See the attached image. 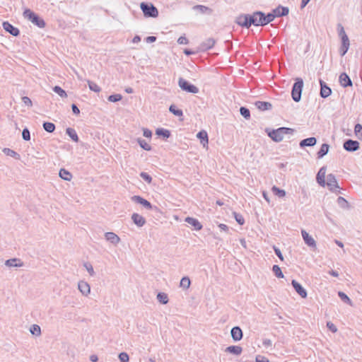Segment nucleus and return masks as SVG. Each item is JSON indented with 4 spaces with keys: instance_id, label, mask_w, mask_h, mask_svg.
<instances>
[{
    "instance_id": "nucleus-1",
    "label": "nucleus",
    "mask_w": 362,
    "mask_h": 362,
    "mask_svg": "<svg viewBox=\"0 0 362 362\" xmlns=\"http://www.w3.org/2000/svg\"><path fill=\"white\" fill-rule=\"evenodd\" d=\"M293 129L287 127H280L268 133L269 136L276 142H280L284 139L285 134L293 133Z\"/></svg>"
},
{
    "instance_id": "nucleus-2",
    "label": "nucleus",
    "mask_w": 362,
    "mask_h": 362,
    "mask_svg": "<svg viewBox=\"0 0 362 362\" xmlns=\"http://www.w3.org/2000/svg\"><path fill=\"white\" fill-rule=\"evenodd\" d=\"M303 87V81L300 78H297L293 86L291 96L295 102H299L301 99V93Z\"/></svg>"
},
{
    "instance_id": "nucleus-3",
    "label": "nucleus",
    "mask_w": 362,
    "mask_h": 362,
    "mask_svg": "<svg viewBox=\"0 0 362 362\" xmlns=\"http://www.w3.org/2000/svg\"><path fill=\"white\" fill-rule=\"evenodd\" d=\"M23 16L25 18L30 21L33 24L37 27L42 28L45 26L44 20L40 18L34 12L30 9H25L23 12Z\"/></svg>"
},
{
    "instance_id": "nucleus-4",
    "label": "nucleus",
    "mask_w": 362,
    "mask_h": 362,
    "mask_svg": "<svg viewBox=\"0 0 362 362\" xmlns=\"http://www.w3.org/2000/svg\"><path fill=\"white\" fill-rule=\"evenodd\" d=\"M325 185L327 186L328 189L331 192L337 194L340 193V187L338 185V182L334 175L330 173L327 175Z\"/></svg>"
},
{
    "instance_id": "nucleus-5",
    "label": "nucleus",
    "mask_w": 362,
    "mask_h": 362,
    "mask_svg": "<svg viewBox=\"0 0 362 362\" xmlns=\"http://www.w3.org/2000/svg\"><path fill=\"white\" fill-rule=\"evenodd\" d=\"M141 9L144 15L146 17L156 18L158 15L157 8L151 4L142 2L140 5Z\"/></svg>"
},
{
    "instance_id": "nucleus-6",
    "label": "nucleus",
    "mask_w": 362,
    "mask_h": 362,
    "mask_svg": "<svg viewBox=\"0 0 362 362\" xmlns=\"http://www.w3.org/2000/svg\"><path fill=\"white\" fill-rule=\"evenodd\" d=\"M179 87L184 91L191 93H199V88L189 83L187 81L182 78H180L178 81Z\"/></svg>"
},
{
    "instance_id": "nucleus-7",
    "label": "nucleus",
    "mask_w": 362,
    "mask_h": 362,
    "mask_svg": "<svg viewBox=\"0 0 362 362\" xmlns=\"http://www.w3.org/2000/svg\"><path fill=\"white\" fill-rule=\"evenodd\" d=\"M263 12L256 11L250 15V24L255 26L264 25L263 24Z\"/></svg>"
},
{
    "instance_id": "nucleus-8",
    "label": "nucleus",
    "mask_w": 362,
    "mask_h": 362,
    "mask_svg": "<svg viewBox=\"0 0 362 362\" xmlns=\"http://www.w3.org/2000/svg\"><path fill=\"white\" fill-rule=\"evenodd\" d=\"M236 23L245 28H250L251 26L250 24V14H242L237 17Z\"/></svg>"
},
{
    "instance_id": "nucleus-9",
    "label": "nucleus",
    "mask_w": 362,
    "mask_h": 362,
    "mask_svg": "<svg viewBox=\"0 0 362 362\" xmlns=\"http://www.w3.org/2000/svg\"><path fill=\"white\" fill-rule=\"evenodd\" d=\"M131 199L134 202L141 205L146 209L150 210L153 208L151 204L148 200L140 196L134 195Z\"/></svg>"
},
{
    "instance_id": "nucleus-10",
    "label": "nucleus",
    "mask_w": 362,
    "mask_h": 362,
    "mask_svg": "<svg viewBox=\"0 0 362 362\" xmlns=\"http://www.w3.org/2000/svg\"><path fill=\"white\" fill-rule=\"evenodd\" d=\"M344 149L349 152H354L359 148V143L352 139L346 140L343 145Z\"/></svg>"
},
{
    "instance_id": "nucleus-11",
    "label": "nucleus",
    "mask_w": 362,
    "mask_h": 362,
    "mask_svg": "<svg viewBox=\"0 0 362 362\" xmlns=\"http://www.w3.org/2000/svg\"><path fill=\"white\" fill-rule=\"evenodd\" d=\"M78 289L83 296H88L90 293V286L85 281H79L78 283Z\"/></svg>"
},
{
    "instance_id": "nucleus-12",
    "label": "nucleus",
    "mask_w": 362,
    "mask_h": 362,
    "mask_svg": "<svg viewBox=\"0 0 362 362\" xmlns=\"http://www.w3.org/2000/svg\"><path fill=\"white\" fill-rule=\"evenodd\" d=\"M291 284L293 286L295 291L301 298H305L307 297L306 290L298 281L296 280H292Z\"/></svg>"
},
{
    "instance_id": "nucleus-13",
    "label": "nucleus",
    "mask_w": 362,
    "mask_h": 362,
    "mask_svg": "<svg viewBox=\"0 0 362 362\" xmlns=\"http://www.w3.org/2000/svg\"><path fill=\"white\" fill-rule=\"evenodd\" d=\"M105 238L107 241L117 245L120 242V238L113 232H107L105 233Z\"/></svg>"
},
{
    "instance_id": "nucleus-14",
    "label": "nucleus",
    "mask_w": 362,
    "mask_h": 362,
    "mask_svg": "<svg viewBox=\"0 0 362 362\" xmlns=\"http://www.w3.org/2000/svg\"><path fill=\"white\" fill-rule=\"evenodd\" d=\"M2 26L6 32L9 33L13 36H18L20 33V31L17 28L14 27L7 21L4 22Z\"/></svg>"
},
{
    "instance_id": "nucleus-15",
    "label": "nucleus",
    "mask_w": 362,
    "mask_h": 362,
    "mask_svg": "<svg viewBox=\"0 0 362 362\" xmlns=\"http://www.w3.org/2000/svg\"><path fill=\"white\" fill-rule=\"evenodd\" d=\"M301 235L305 244L311 247H316V242L305 230H301Z\"/></svg>"
},
{
    "instance_id": "nucleus-16",
    "label": "nucleus",
    "mask_w": 362,
    "mask_h": 362,
    "mask_svg": "<svg viewBox=\"0 0 362 362\" xmlns=\"http://www.w3.org/2000/svg\"><path fill=\"white\" fill-rule=\"evenodd\" d=\"M215 44V40L214 38H208L205 40L199 46V50L202 52H205L214 47Z\"/></svg>"
},
{
    "instance_id": "nucleus-17",
    "label": "nucleus",
    "mask_w": 362,
    "mask_h": 362,
    "mask_svg": "<svg viewBox=\"0 0 362 362\" xmlns=\"http://www.w3.org/2000/svg\"><path fill=\"white\" fill-rule=\"evenodd\" d=\"M132 220L138 227H142L146 224V219L140 214L134 213L132 215Z\"/></svg>"
},
{
    "instance_id": "nucleus-18",
    "label": "nucleus",
    "mask_w": 362,
    "mask_h": 362,
    "mask_svg": "<svg viewBox=\"0 0 362 362\" xmlns=\"http://www.w3.org/2000/svg\"><path fill=\"white\" fill-rule=\"evenodd\" d=\"M325 174H326V168L322 167L318 171L316 177V180L317 183L322 186H325Z\"/></svg>"
},
{
    "instance_id": "nucleus-19",
    "label": "nucleus",
    "mask_w": 362,
    "mask_h": 362,
    "mask_svg": "<svg viewBox=\"0 0 362 362\" xmlns=\"http://www.w3.org/2000/svg\"><path fill=\"white\" fill-rule=\"evenodd\" d=\"M339 83L341 86L347 87L352 86V81L346 73H341L339 78Z\"/></svg>"
},
{
    "instance_id": "nucleus-20",
    "label": "nucleus",
    "mask_w": 362,
    "mask_h": 362,
    "mask_svg": "<svg viewBox=\"0 0 362 362\" xmlns=\"http://www.w3.org/2000/svg\"><path fill=\"white\" fill-rule=\"evenodd\" d=\"M230 334L233 339L235 341H240L243 338V331L239 327H233Z\"/></svg>"
},
{
    "instance_id": "nucleus-21",
    "label": "nucleus",
    "mask_w": 362,
    "mask_h": 362,
    "mask_svg": "<svg viewBox=\"0 0 362 362\" xmlns=\"http://www.w3.org/2000/svg\"><path fill=\"white\" fill-rule=\"evenodd\" d=\"M320 86H321V89H320L321 97L324 98H327L332 93L331 88L329 87H328L326 85V83L322 81H320Z\"/></svg>"
},
{
    "instance_id": "nucleus-22",
    "label": "nucleus",
    "mask_w": 362,
    "mask_h": 362,
    "mask_svg": "<svg viewBox=\"0 0 362 362\" xmlns=\"http://www.w3.org/2000/svg\"><path fill=\"white\" fill-rule=\"evenodd\" d=\"M185 221L194 227L196 230H200L202 228V225L201 223L194 218L187 217Z\"/></svg>"
},
{
    "instance_id": "nucleus-23",
    "label": "nucleus",
    "mask_w": 362,
    "mask_h": 362,
    "mask_svg": "<svg viewBox=\"0 0 362 362\" xmlns=\"http://www.w3.org/2000/svg\"><path fill=\"white\" fill-rule=\"evenodd\" d=\"M5 265L8 267H21L23 263L19 259L13 258L6 260Z\"/></svg>"
},
{
    "instance_id": "nucleus-24",
    "label": "nucleus",
    "mask_w": 362,
    "mask_h": 362,
    "mask_svg": "<svg viewBox=\"0 0 362 362\" xmlns=\"http://www.w3.org/2000/svg\"><path fill=\"white\" fill-rule=\"evenodd\" d=\"M255 105L261 111L269 110L272 107V105L270 103L264 101H257L255 102Z\"/></svg>"
},
{
    "instance_id": "nucleus-25",
    "label": "nucleus",
    "mask_w": 362,
    "mask_h": 362,
    "mask_svg": "<svg viewBox=\"0 0 362 362\" xmlns=\"http://www.w3.org/2000/svg\"><path fill=\"white\" fill-rule=\"evenodd\" d=\"M350 45L349 39V37H344V40H341V46L340 47L339 52L341 56H344L346 54L347 51L349 50Z\"/></svg>"
},
{
    "instance_id": "nucleus-26",
    "label": "nucleus",
    "mask_w": 362,
    "mask_h": 362,
    "mask_svg": "<svg viewBox=\"0 0 362 362\" xmlns=\"http://www.w3.org/2000/svg\"><path fill=\"white\" fill-rule=\"evenodd\" d=\"M317 139L315 137H310L305 139L302 140L300 142V146L301 148L305 147V146H313L316 144Z\"/></svg>"
},
{
    "instance_id": "nucleus-27",
    "label": "nucleus",
    "mask_w": 362,
    "mask_h": 362,
    "mask_svg": "<svg viewBox=\"0 0 362 362\" xmlns=\"http://www.w3.org/2000/svg\"><path fill=\"white\" fill-rule=\"evenodd\" d=\"M276 17H281L288 15L289 10L288 7L278 6L273 10Z\"/></svg>"
},
{
    "instance_id": "nucleus-28",
    "label": "nucleus",
    "mask_w": 362,
    "mask_h": 362,
    "mask_svg": "<svg viewBox=\"0 0 362 362\" xmlns=\"http://www.w3.org/2000/svg\"><path fill=\"white\" fill-rule=\"evenodd\" d=\"M197 136L200 139L201 144L203 145L204 147L206 146L209 142L208 140V134L206 131H200Z\"/></svg>"
},
{
    "instance_id": "nucleus-29",
    "label": "nucleus",
    "mask_w": 362,
    "mask_h": 362,
    "mask_svg": "<svg viewBox=\"0 0 362 362\" xmlns=\"http://www.w3.org/2000/svg\"><path fill=\"white\" fill-rule=\"evenodd\" d=\"M242 351V348L239 346H230L226 349V352L235 354L236 356L240 355Z\"/></svg>"
},
{
    "instance_id": "nucleus-30",
    "label": "nucleus",
    "mask_w": 362,
    "mask_h": 362,
    "mask_svg": "<svg viewBox=\"0 0 362 362\" xmlns=\"http://www.w3.org/2000/svg\"><path fill=\"white\" fill-rule=\"evenodd\" d=\"M275 17L276 16L275 13H274V11L272 13H268L267 15H265L263 13L262 20L264 25H267L268 23L273 21Z\"/></svg>"
},
{
    "instance_id": "nucleus-31",
    "label": "nucleus",
    "mask_w": 362,
    "mask_h": 362,
    "mask_svg": "<svg viewBox=\"0 0 362 362\" xmlns=\"http://www.w3.org/2000/svg\"><path fill=\"white\" fill-rule=\"evenodd\" d=\"M59 177L66 180V181H70L72 178L71 174L66 170L62 168L59 170Z\"/></svg>"
},
{
    "instance_id": "nucleus-32",
    "label": "nucleus",
    "mask_w": 362,
    "mask_h": 362,
    "mask_svg": "<svg viewBox=\"0 0 362 362\" xmlns=\"http://www.w3.org/2000/svg\"><path fill=\"white\" fill-rule=\"evenodd\" d=\"M329 149V146L327 144H323L321 146L320 151L317 152V157L319 158H322L324 156H325L328 153Z\"/></svg>"
},
{
    "instance_id": "nucleus-33",
    "label": "nucleus",
    "mask_w": 362,
    "mask_h": 362,
    "mask_svg": "<svg viewBox=\"0 0 362 362\" xmlns=\"http://www.w3.org/2000/svg\"><path fill=\"white\" fill-rule=\"evenodd\" d=\"M3 152L8 156L13 157L17 160L20 159V155L14 151L13 150L8 148H4L3 149Z\"/></svg>"
},
{
    "instance_id": "nucleus-34",
    "label": "nucleus",
    "mask_w": 362,
    "mask_h": 362,
    "mask_svg": "<svg viewBox=\"0 0 362 362\" xmlns=\"http://www.w3.org/2000/svg\"><path fill=\"white\" fill-rule=\"evenodd\" d=\"M66 133L71 137V139L74 141H75V142L78 141V136L75 129L69 127L66 129Z\"/></svg>"
},
{
    "instance_id": "nucleus-35",
    "label": "nucleus",
    "mask_w": 362,
    "mask_h": 362,
    "mask_svg": "<svg viewBox=\"0 0 362 362\" xmlns=\"http://www.w3.org/2000/svg\"><path fill=\"white\" fill-rule=\"evenodd\" d=\"M190 284L191 281L189 278L187 276H184L180 280V286L183 289H187L189 288Z\"/></svg>"
},
{
    "instance_id": "nucleus-36",
    "label": "nucleus",
    "mask_w": 362,
    "mask_h": 362,
    "mask_svg": "<svg viewBox=\"0 0 362 362\" xmlns=\"http://www.w3.org/2000/svg\"><path fill=\"white\" fill-rule=\"evenodd\" d=\"M157 299L162 304H167L169 300L168 295L163 292H160L158 293Z\"/></svg>"
},
{
    "instance_id": "nucleus-37",
    "label": "nucleus",
    "mask_w": 362,
    "mask_h": 362,
    "mask_svg": "<svg viewBox=\"0 0 362 362\" xmlns=\"http://www.w3.org/2000/svg\"><path fill=\"white\" fill-rule=\"evenodd\" d=\"M30 332L33 335L36 337L41 335V328L37 325H33L30 328Z\"/></svg>"
},
{
    "instance_id": "nucleus-38",
    "label": "nucleus",
    "mask_w": 362,
    "mask_h": 362,
    "mask_svg": "<svg viewBox=\"0 0 362 362\" xmlns=\"http://www.w3.org/2000/svg\"><path fill=\"white\" fill-rule=\"evenodd\" d=\"M156 134L158 136H162L164 138H169L170 136V132L168 129H165L163 128L157 129L156 131Z\"/></svg>"
},
{
    "instance_id": "nucleus-39",
    "label": "nucleus",
    "mask_w": 362,
    "mask_h": 362,
    "mask_svg": "<svg viewBox=\"0 0 362 362\" xmlns=\"http://www.w3.org/2000/svg\"><path fill=\"white\" fill-rule=\"evenodd\" d=\"M272 191L276 196H278L279 197H284L286 196V192L276 186L272 187Z\"/></svg>"
},
{
    "instance_id": "nucleus-40",
    "label": "nucleus",
    "mask_w": 362,
    "mask_h": 362,
    "mask_svg": "<svg viewBox=\"0 0 362 362\" xmlns=\"http://www.w3.org/2000/svg\"><path fill=\"white\" fill-rule=\"evenodd\" d=\"M337 202L338 205L342 209H348L349 206L348 202L342 197H339L337 198Z\"/></svg>"
},
{
    "instance_id": "nucleus-41",
    "label": "nucleus",
    "mask_w": 362,
    "mask_h": 362,
    "mask_svg": "<svg viewBox=\"0 0 362 362\" xmlns=\"http://www.w3.org/2000/svg\"><path fill=\"white\" fill-rule=\"evenodd\" d=\"M43 128L46 132L52 133L55 129V125L52 122H45L43 123Z\"/></svg>"
},
{
    "instance_id": "nucleus-42",
    "label": "nucleus",
    "mask_w": 362,
    "mask_h": 362,
    "mask_svg": "<svg viewBox=\"0 0 362 362\" xmlns=\"http://www.w3.org/2000/svg\"><path fill=\"white\" fill-rule=\"evenodd\" d=\"M139 146L146 151H151V146L144 140L141 138L137 139Z\"/></svg>"
},
{
    "instance_id": "nucleus-43",
    "label": "nucleus",
    "mask_w": 362,
    "mask_h": 362,
    "mask_svg": "<svg viewBox=\"0 0 362 362\" xmlns=\"http://www.w3.org/2000/svg\"><path fill=\"white\" fill-rule=\"evenodd\" d=\"M338 296L339 297L341 298V300L342 301H344V303H346L347 304L349 305H352V303H351V299L349 298V296L344 293V292L342 291H339L338 292Z\"/></svg>"
},
{
    "instance_id": "nucleus-44",
    "label": "nucleus",
    "mask_w": 362,
    "mask_h": 362,
    "mask_svg": "<svg viewBox=\"0 0 362 362\" xmlns=\"http://www.w3.org/2000/svg\"><path fill=\"white\" fill-rule=\"evenodd\" d=\"M53 90L57 93L61 98H66L67 94L64 90H63L61 87L56 86L53 88Z\"/></svg>"
},
{
    "instance_id": "nucleus-45",
    "label": "nucleus",
    "mask_w": 362,
    "mask_h": 362,
    "mask_svg": "<svg viewBox=\"0 0 362 362\" xmlns=\"http://www.w3.org/2000/svg\"><path fill=\"white\" fill-rule=\"evenodd\" d=\"M272 271L277 278H284V274L281 272V268L278 265H274L272 267Z\"/></svg>"
},
{
    "instance_id": "nucleus-46",
    "label": "nucleus",
    "mask_w": 362,
    "mask_h": 362,
    "mask_svg": "<svg viewBox=\"0 0 362 362\" xmlns=\"http://www.w3.org/2000/svg\"><path fill=\"white\" fill-rule=\"evenodd\" d=\"M87 82L90 90L94 91L95 93H99L101 90L100 88L95 83L90 81L89 80H88Z\"/></svg>"
},
{
    "instance_id": "nucleus-47",
    "label": "nucleus",
    "mask_w": 362,
    "mask_h": 362,
    "mask_svg": "<svg viewBox=\"0 0 362 362\" xmlns=\"http://www.w3.org/2000/svg\"><path fill=\"white\" fill-rule=\"evenodd\" d=\"M169 110L173 115L178 116V117H181L183 115L182 110L176 108V107L173 105L170 106Z\"/></svg>"
},
{
    "instance_id": "nucleus-48",
    "label": "nucleus",
    "mask_w": 362,
    "mask_h": 362,
    "mask_svg": "<svg viewBox=\"0 0 362 362\" xmlns=\"http://www.w3.org/2000/svg\"><path fill=\"white\" fill-rule=\"evenodd\" d=\"M240 113L244 118L247 119H250V110L245 107H241L240 108Z\"/></svg>"
},
{
    "instance_id": "nucleus-49",
    "label": "nucleus",
    "mask_w": 362,
    "mask_h": 362,
    "mask_svg": "<svg viewBox=\"0 0 362 362\" xmlns=\"http://www.w3.org/2000/svg\"><path fill=\"white\" fill-rule=\"evenodd\" d=\"M354 132L356 135L360 139H362V125L360 124H357L354 127Z\"/></svg>"
},
{
    "instance_id": "nucleus-50",
    "label": "nucleus",
    "mask_w": 362,
    "mask_h": 362,
    "mask_svg": "<svg viewBox=\"0 0 362 362\" xmlns=\"http://www.w3.org/2000/svg\"><path fill=\"white\" fill-rule=\"evenodd\" d=\"M122 96L120 94H113L108 97V100L112 103L118 102L121 100Z\"/></svg>"
},
{
    "instance_id": "nucleus-51",
    "label": "nucleus",
    "mask_w": 362,
    "mask_h": 362,
    "mask_svg": "<svg viewBox=\"0 0 362 362\" xmlns=\"http://www.w3.org/2000/svg\"><path fill=\"white\" fill-rule=\"evenodd\" d=\"M83 266H84V267L86 268V269L87 270V272L89 273V274L90 276H93L95 275V272H94L93 267V266L91 265L90 263L85 262L83 264Z\"/></svg>"
},
{
    "instance_id": "nucleus-52",
    "label": "nucleus",
    "mask_w": 362,
    "mask_h": 362,
    "mask_svg": "<svg viewBox=\"0 0 362 362\" xmlns=\"http://www.w3.org/2000/svg\"><path fill=\"white\" fill-rule=\"evenodd\" d=\"M118 358L120 362H129V356L126 352L120 353Z\"/></svg>"
},
{
    "instance_id": "nucleus-53",
    "label": "nucleus",
    "mask_w": 362,
    "mask_h": 362,
    "mask_svg": "<svg viewBox=\"0 0 362 362\" xmlns=\"http://www.w3.org/2000/svg\"><path fill=\"white\" fill-rule=\"evenodd\" d=\"M195 8L197 9H198L202 13H207V12L209 13H211V9L205 6L198 5V6H196Z\"/></svg>"
},
{
    "instance_id": "nucleus-54",
    "label": "nucleus",
    "mask_w": 362,
    "mask_h": 362,
    "mask_svg": "<svg viewBox=\"0 0 362 362\" xmlns=\"http://www.w3.org/2000/svg\"><path fill=\"white\" fill-rule=\"evenodd\" d=\"M140 176L144 180H145L148 184H150L152 182V177L146 173H141Z\"/></svg>"
},
{
    "instance_id": "nucleus-55",
    "label": "nucleus",
    "mask_w": 362,
    "mask_h": 362,
    "mask_svg": "<svg viewBox=\"0 0 362 362\" xmlns=\"http://www.w3.org/2000/svg\"><path fill=\"white\" fill-rule=\"evenodd\" d=\"M234 217L235 218V221L240 224V225H243L244 223H245V220H244V218L243 217L242 215L239 214H237V213H234Z\"/></svg>"
},
{
    "instance_id": "nucleus-56",
    "label": "nucleus",
    "mask_w": 362,
    "mask_h": 362,
    "mask_svg": "<svg viewBox=\"0 0 362 362\" xmlns=\"http://www.w3.org/2000/svg\"><path fill=\"white\" fill-rule=\"evenodd\" d=\"M338 27H339V37H341V40H344V37H348V36H347V35L346 34V32H345V30H344V29L343 26H342L341 24H339V25H338Z\"/></svg>"
},
{
    "instance_id": "nucleus-57",
    "label": "nucleus",
    "mask_w": 362,
    "mask_h": 362,
    "mask_svg": "<svg viewBox=\"0 0 362 362\" xmlns=\"http://www.w3.org/2000/svg\"><path fill=\"white\" fill-rule=\"evenodd\" d=\"M22 137L25 141H29L30 139V134L29 130L25 128L22 132Z\"/></svg>"
},
{
    "instance_id": "nucleus-58",
    "label": "nucleus",
    "mask_w": 362,
    "mask_h": 362,
    "mask_svg": "<svg viewBox=\"0 0 362 362\" xmlns=\"http://www.w3.org/2000/svg\"><path fill=\"white\" fill-rule=\"evenodd\" d=\"M327 327H328V329L330 331H332L334 333L337 332V327L332 322H327Z\"/></svg>"
},
{
    "instance_id": "nucleus-59",
    "label": "nucleus",
    "mask_w": 362,
    "mask_h": 362,
    "mask_svg": "<svg viewBox=\"0 0 362 362\" xmlns=\"http://www.w3.org/2000/svg\"><path fill=\"white\" fill-rule=\"evenodd\" d=\"M273 249L274 250L275 254L278 256V257L281 261H283L284 260V257L282 255V253H281V250L278 247H276V246H273Z\"/></svg>"
},
{
    "instance_id": "nucleus-60",
    "label": "nucleus",
    "mask_w": 362,
    "mask_h": 362,
    "mask_svg": "<svg viewBox=\"0 0 362 362\" xmlns=\"http://www.w3.org/2000/svg\"><path fill=\"white\" fill-rule=\"evenodd\" d=\"M255 362H270L266 357L257 355L255 358Z\"/></svg>"
},
{
    "instance_id": "nucleus-61",
    "label": "nucleus",
    "mask_w": 362,
    "mask_h": 362,
    "mask_svg": "<svg viewBox=\"0 0 362 362\" xmlns=\"http://www.w3.org/2000/svg\"><path fill=\"white\" fill-rule=\"evenodd\" d=\"M22 101H23V103L25 105H27L28 107H31L32 106V101H31V100L28 97H27V96L23 97L22 98Z\"/></svg>"
},
{
    "instance_id": "nucleus-62",
    "label": "nucleus",
    "mask_w": 362,
    "mask_h": 362,
    "mask_svg": "<svg viewBox=\"0 0 362 362\" xmlns=\"http://www.w3.org/2000/svg\"><path fill=\"white\" fill-rule=\"evenodd\" d=\"M177 43L180 45H187L188 40L185 36H180L177 40Z\"/></svg>"
},
{
    "instance_id": "nucleus-63",
    "label": "nucleus",
    "mask_w": 362,
    "mask_h": 362,
    "mask_svg": "<svg viewBox=\"0 0 362 362\" xmlns=\"http://www.w3.org/2000/svg\"><path fill=\"white\" fill-rule=\"evenodd\" d=\"M143 135L146 138H151L152 136V132L148 129H144Z\"/></svg>"
},
{
    "instance_id": "nucleus-64",
    "label": "nucleus",
    "mask_w": 362,
    "mask_h": 362,
    "mask_svg": "<svg viewBox=\"0 0 362 362\" xmlns=\"http://www.w3.org/2000/svg\"><path fill=\"white\" fill-rule=\"evenodd\" d=\"M262 344L264 346L268 347V346H271L272 345V340L269 339H264L262 341Z\"/></svg>"
}]
</instances>
